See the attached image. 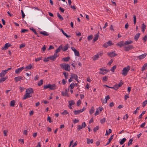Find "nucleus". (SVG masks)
Instances as JSON below:
<instances>
[{
  "label": "nucleus",
  "instance_id": "obj_1",
  "mask_svg": "<svg viewBox=\"0 0 147 147\" xmlns=\"http://www.w3.org/2000/svg\"><path fill=\"white\" fill-rule=\"evenodd\" d=\"M26 93L24 96L23 99L25 100L26 98H30L32 96V94L34 92L33 89L31 88H29L26 89Z\"/></svg>",
  "mask_w": 147,
  "mask_h": 147
},
{
  "label": "nucleus",
  "instance_id": "obj_2",
  "mask_svg": "<svg viewBox=\"0 0 147 147\" xmlns=\"http://www.w3.org/2000/svg\"><path fill=\"white\" fill-rule=\"evenodd\" d=\"M60 65L62 68L66 71H69L70 70V66L68 64L63 63L60 64Z\"/></svg>",
  "mask_w": 147,
  "mask_h": 147
},
{
  "label": "nucleus",
  "instance_id": "obj_3",
  "mask_svg": "<svg viewBox=\"0 0 147 147\" xmlns=\"http://www.w3.org/2000/svg\"><path fill=\"white\" fill-rule=\"evenodd\" d=\"M130 68V67L129 66L124 68L122 71V75L124 76H126L127 74L128 71L129 70Z\"/></svg>",
  "mask_w": 147,
  "mask_h": 147
},
{
  "label": "nucleus",
  "instance_id": "obj_4",
  "mask_svg": "<svg viewBox=\"0 0 147 147\" xmlns=\"http://www.w3.org/2000/svg\"><path fill=\"white\" fill-rule=\"evenodd\" d=\"M100 71L99 72V73L102 75L105 74L107 72L109 71L108 69H105L103 68H102L99 69Z\"/></svg>",
  "mask_w": 147,
  "mask_h": 147
},
{
  "label": "nucleus",
  "instance_id": "obj_5",
  "mask_svg": "<svg viewBox=\"0 0 147 147\" xmlns=\"http://www.w3.org/2000/svg\"><path fill=\"white\" fill-rule=\"evenodd\" d=\"M103 108L102 107H99L98 108L96 109L95 113L94 114L95 116H96L100 114L101 111L103 110Z\"/></svg>",
  "mask_w": 147,
  "mask_h": 147
},
{
  "label": "nucleus",
  "instance_id": "obj_6",
  "mask_svg": "<svg viewBox=\"0 0 147 147\" xmlns=\"http://www.w3.org/2000/svg\"><path fill=\"white\" fill-rule=\"evenodd\" d=\"M34 66L33 64H29L25 67V71H27L28 70H30L34 68Z\"/></svg>",
  "mask_w": 147,
  "mask_h": 147
},
{
  "label": "nucleus",
  "instance_id": "obj_7",
  "mask_svg": "<svg viewBox=\"0 0 147 147\" xmlns=\"http://www.w3.org/2000/svg\"><path fill=\"white\" fill-rule=\"evenodd\" d=\"M113 45L112 42L109 41L105 43L103 45V47L106 48L109 46H110Z\"/></svg>",
  "mask_w": 147,
  "mask_h": 147
},
{
  "label": "nucleus",
  "instance_id": "obj_8",
  "mask_svg": "<svg viewBox=\"0 0 147 147\" xmlns=\"http://www.w3.org/2000/svg\"><path fill=\"white\" fill-rule=\"evenodd\" d=\"M86 124L85 122L82 123V125H78V126L77 129L79 131L82 129L83 127H86Z\"/></svg>",
  "mask_w": 147,
  "mask_h": 147
},
{
  "label": "nucleus",
  "instance_id": "obj_9",
  "mask_svg": "<svg viewBox=\"0 0 147 147\" xmlns=\"http://www.w3.org/2000/svg\"><path fill=\"white\" fill-rule=\"evenodd\" d=\"M11 45L9 43H6L4 47L2 48V50H6L8 49L9 47Z\"/></svg>",
  "mask_w": 147,
  "mask_h": 147
},
{
  "label": "nucleus",
  "instance_id": "obj_10",
  "mask_svg": "<svg viewBox=\"0 0 147 147\" xmlns=\"http://www.w3.org/2000/svg\"><path fill=\"white\" fill-rule=\"evenodd\" d=\"M57 88L56 86V85L55 84H50L49 85V90H55Z\"/></svg>",
  "mask_w": 147,
  "mask_h": 147
},
{
  "label": "nucleus",
  "instance_id": "obj_11",
  "mask_svg": "<svg viewBox=\"0 0 147 147\" xmlns=\"http://www.w3.org/2000/svg\"><path fill=\"white\" fill-rule=\"evenodd\" d=\"M23 79V77L22 76H18L14 78V80L16 82L20 81Z\"/></svg>",
  "mask_w": 147,
  "mask_h": 147
},
{
  "label": "nucleus",
  "instance_id": "obj_12",
  "mask_svg": "<svg viewBox=\"0 0 147 147\" xmlns=\"http://www.w3.org/2000/svg\"><path fill=\"white\" fill-rule=\"evenodd\" d=\"M125 50L126 51H128L131 49L134 48L133 46L132 45H128L127 47H124Z\"/></svg>",
  "mask_w": 147,
  "mask_h": 147
},
{
  "label": "nucleus",
  "instance_id": "obj_13",
  "mask_svg": "<svg viewBox=\"0 0 147 147\" xmlns=\"http://www.w3.org/2000/svg\"><path fill=\"white\" fill-rule=\"evenodd\" d=\"M146 53H144L137 57V58L140 59H144L147 55Z\"/></svg>",
  "mask_w": 147,
  "mask_h": 147
},
{
  "label": "nucleus",
  "instance_id": "obj_14",
  "mask_svg": "<svg viewBox=\"0 0 147 147\" xmlns=\"http://www.w3.org/2000/svg\"><path fill=\"white\" fill-rule=\"evenodd\" d=\"M108 54L109 56L110 57H113L116 55V54L114 51L108 53Z\"/></svg>",
  "mask_w": 147,
  "mask_h": 147
},
{
  "label": "nucleus",
  "instance_id": "obj_15",
  "mask_svg": "<svg viewBox=\"0 0 147 147\" xmlns=\"http://www.w3.org/2000/svg\"><path fill=\"white\" fill-rule=\"evenodd\" d=\"M99 36V33L98 32V33L96 34L94 36V38L93 40L94 42H95L98 39Z\"/></svg>",
  "mask_w": 147,
  "mask_h": 147
},
{
  "label": "nucleus",
  "instance_id": "obj_16",
  "mask_svg": "<svg viewBox=\"0 0 147 147\" xmlns=\"http://www.w3.org/2000/svg\"><path fill=\"white\" fill-rule=\"evenodd\" d=\"M140 33H138L135 36H134V39L136 40V41H137L139 38V37L140 36Z\"/></svg>",
  "mask_w": 147,
  "mask_h": 147
},
{
  "label": "nucleus",
  "instance_id": "obj_17",
  "mask_svg": "<svg viewBox=\"0 0 147 147\" xmlns=\"http://www.w3.org/2000/svg\"><path fill=\"white\" fill-rule=\"evenodd\" d=\"M117 45L120 47H122L124 45V43L123 41H121L120 42L117 43Z\"/></svg>",
  "mask_w": 147,
  "mask_h": 147
},
{
  "label": "nucleus",
  "instance_id": "obj_18",
  "mask_svg": "<svg viewBox=\"0 0 147 147\" xmlns=\"http://www.w3.org/2000/svg\"><path fill=\"white\" fill-rule=\"evenodd\" d=\"M40 33L45 36H47L49 35V33L45 31H40Z\"/></svg>",
  "mask_w": 147,
  "mask_h": 147
},
{
  "label": "nucleus",
  "instance_id": "obj_19",
  "mask_svg": "<svg viewBox=\"0 0 147 147\" xmlns=\"http://www.w3.org/2000/svg\"><path fill=\"white\" fill-rule=\"evenodd\" d=\"M6 73L7 72L5 70L2 71L0 73V76L1 77H2L5 75Z\"/></svg>",
  "mask_w": 147,
  "mask_h": 147
},
{
  "label": "nucleus",
  "instance_id": "obj_20",
  "mask_svg": "<svg viewBox=\"0 0 147 147\" xmlns=\"http://www.w3.org/2000/svg\"><path fill=\"white\" fill-rule=\"evenodd\" d=\"M68 48V44H67L65 46L63 47H62V49H62L63 51H65L67 50Z\"/></svg>",
  "mask_w": 147,
  "mask_h": 147
},
{
  "label": "nucleus",
  "instance_id": "obj_21",
  "mask_svg": "<svg viewBox=\"0 0 147 147\" xmlns=\"http://www.w3.org/2000/svg\"><path fill=\"white\" fill-rule=\"evenodd\" d=\"M133 41L130 40H127L124 43V45H127L129 44H130L133 43Z\"/></svg>",
  "mask_w": 147,
  "mask_h": 147
},
{
  "label": "nucleus",
  "instance_id": "obj_22",
  "mask_svg": "<svg viewBox=\"0 0 147 147\" xmlns=\"http://www.w3.org/2000/svg\"><path fill=\"white\" fill-rule=\"evenodd\" d=\"M71 78L74 79L75 80L77 79V78H78V76L76 74H71Z\"/></svg>",
  "mask_w": 147,
  "mask_h": 147
},
{
  "label": "nucleus",
  "instance_id": "obj_23",
  "mask_svg": "<svg viewBox=\"0 0 147 147\" xmlns=\"http://www.w3.org/2000/svg\"><path fill=\"white\" fill-rule=\"evenodd\" d=\"M87 144H89L92 143L93 141L91 138H87Z\"/></svg>",
  "mask_w": 147,
  "mask_h": 147
},
{
  "label": "nucleus",
  "instance_id": "obj_24",
  "mask_svg": "<svg viewBox=\"0 0 147 147\" xmlns=\"http://www.w3.org/2000/svg\"><path fill=\"white\" fill-rule=\"evenodd\" d=\"M62 49V45H60L58 49H56L55 51V53H57L59 52Z\"/></svg>",
  "mask_w": 147,
  "mask_h": 147
},
{
  "label": "nucleus",
  "instance_id": "obj_25",
  "mask_svg": "<svg viewBox=\"0 0 147 147\" xmlns=\"http://www.w3.org/2000/svg\"><path fill=\"white\" fill-rule=\"evenodd\" d=\"M99 57V53H97V54L95 55L93 57V59L94 61H95Z\"/></svg>",
  "mask_w": 147,
  "mask_h": 147
},
{
  "label": "nucleus",
  "instance_id": "obj_26",
  "mask_svg": "<svg viewBox=\"0 0 147 147\" xmlns=\"http://www.w3.org/2000/svg\"><path fill=\"white\" fill-rule=\"evenodd\" d=\"M147 69V63H145L142 68V71H143Z\"/></svg>",
  "mask_w": 147,
  "mask_h": 147
},
{
  "label": "nucleus",
  "instance_id": "obj_27",
  "mask_svg": "<svg viewBox=\"0 0 147 147\" xmlns=\"http://www.w3.org/2000/svg\"><path fill=\"white\" fill-rule=\"evenodd\" d=\"M75 115H78L82 113L81 110H75L74 111Z\"/></svg>",
  "mask_w": 147,
  "mask_h": 147
},
{
  "label": "nucleus",
  "instance_id": "obj_28",
  "mask_svg": "<svg viewBox=\"0 0 147 147\" xmlns=\"http://www.w3.org/2000/svg\"><path fill=\"white\" fill-rule=\"evenodd\" d=\"M94 107H92L89 111L90 114L91 115L94 112Z\"/></svg>",
  "mask_w": 147,
  "mask_h": 147
},
{
  "label": "nucleus",
  "instance_id": "obj_29",
  "mask_svg": "<svg viewBox=\"0 0 147 147\" xmlns=\"http://www.w3.org/2000/svg\"><path fill=\"white\" fill-rule=\"evenodd\" d=\"M141 28H142V32H144L145 31V29L146 28V26L145 25L144 23H143L142 24Z\"/></svg>",
  "mask_w": 147,
  "mask_h": 147
},
{
  "label": "nucleus",
  "instance_id": "obj_30",
  "mask_svg": "<svg viewBox=\"0 0 147 147\" xmlns=\"http://www.w3.org/2000/svg\"><path fill=\"white\" fill-rule=\"evenodd\" d=\"M68 103L70 105H74L75 104V102L74 100L69 101Z\"/></svg>",
  "mask_w": 147,
  "mask_h": 147
},
{
  "label": "nucleus",
  "instance_id": "obj_31",
  "mask_svg": "<svg viewBox=\"0 0 147 147\" xmlns=\"http://www.w3.org/2000/svg\"><path fill=\"white\" fill-rule=\"evenodd\" d=\"M61 94L63 96H69V95L68 94V93H67L66 92H62Z\"/></svg>",
  "mask_w": 147,
  "mask_h": 147
},
{
  "label": "nucleus",
  "instance_id": "obj_32",
  "mask_svg": "<svg viewBox=\"0 0 147 147\" xmlns=\"http://www.w3.org/2000/svg\"><path fill=\"white\" fill-rule=\"evenodd\" d=\"M57 16L61 20V21H62L63 20V17L60 15L59 13H57Z\"/></svg>",
  "mask_w": 147,
  "mask_h": 147
},
{
  "label": "nucleus",
  "instance_id": "obj_33",
  "mask_svg": "<svg viewBox=\"0 0 147 147\" xmlns=\"http://www.w3.org/2000/svg\"><path fill=\"white\" fill-rule=\"evenodd\" d=\"M61 114L62 115H64L67 114H69V112H68L67 110H65L61 113Z\"/></svg>",
  "mask_w": 147,
  "mask_h": 147
},
{
  "label": "nucleus",
  "instance_id": "obj_34",
  "mask_svg": "<svg viewBox=\"0 0 147 147\" xmlns=\"http://www.w3.org/2000/svg\"><path fill=\"white\" fill-rule=\"evenodd\" d=\"M43 81L42 80H40L38 82V86H40L42 85L43 84Z\"/></svg>",
  "mask_w": 147,
  "mask_h": 147
},
{
  "label": "nucleus",
  "instance_id": "obj_35",
  "mask_svg": "<svg viewBox=\"0 0 147 147\" xmlns=\"http://www.w3.org/2000/svg\"><path fill=\"white\" fill-rule=\"evenodd\" d=\"M49 85H50V84L44 85L43 86V89H46L47 88L49 89Z\"/></svg>",
  "mask_w": 147,
  "mask_h": 147
},
{
  "label": "nucleus",
  "instance_id": "obj_36",
  "mask_svg": "<svg viewBox=\"0 0 147 147\" xmlns=\"http://www.w3.org/2000/svg\"><path fill=\"white\" fill-rule=\"evenodd\" d=\"M22 71L19 68L17 69H16L15 70V73L16 74H18L20 73V72H21Z\"/></svg>",
  "mask_w": 147,
  "mask_h": 147
},
{
  "label": "nucleus",
  "instance_id": "obj_37",
  "mask_svg": "<svg viewBox=\"0 0 147 147\" xmlns=\"http://www.w3.org/2000/svg\"><path fill=\"white\" fill-rule=\"evenodd\" d=\"M119 88V86H118V85H117V84H116L113 87H112V88H113L114 89H115V90H116Z\"/></svg>",
  "mask_w": 147,
  "mask_h": 147
},
{
  "label": "nucleus",
  "instance_id": "obj_38",
  "mask_svg": "<svg viewBox=\"0 0 147 147\" xmlns=\"http://www.w3.org/2000/svg\"><path fill=\"white\" fill-rule=\"evenodd\" d=\"M146 111H143L142 113L139 116V119H141L146 113Z\"/></svg>",
  "mask_w": 147,
  "mask_h": 147
},
{
  "label": "nucleus",
  "instance_id": "obj_39",
  "mask_svg": "<svg viewBox=\"0 0 147 147\" xmlns=\"http://www.w3.org/2000/svg\"><path fill=\"white\" fill-rule=\"evenodd\" d=\"M116 66L115 65L113 66L112 68L111 69V71L112 72H114L115 71V69H116Z\"/></svg>",
  "mask_w": 147,
  "mask_h": 147
},
{
  "label": "nucleus",
  "instance_id": "obj_40",
  "mask_svg": "<svg viewBox=\"0 0 147 147\" xmlns=\"http://www.w3.org/2000/svg\"><path fill=\"white\" fill-rule=\"evenodd\" d=\"M126 140V138H123L120 142V144H123Z\"/></svg>",
  "mask_w": 147,
  "mask_h": 147
},
{
  "label": "nucleus",
  "instance_id": "obj_41",
  "mask_svg": "<svg viewBox=\"0 0 147 147\" xmlns=\"http://www.w3.org/2000/svg\"><path fill=\"white\" fill-rule=\"evenodd\" d=\"M112 132V130L111 129H109V131H108L107 130L106 131V133L105 134V135H108L110 134Z\"/></svg>",
  "mask_w": 147,
  "mask_h": 147
},
{
  "label": "nucleus",
  "instance_id": "obj_42",
  "mask_svg": "<svg viewBox=\"0 0 147 147\" xmlns=\"http://www.w3.org/2000/svg\"><path fill=\"white\" fill-rule=\"evenodd\" d=\"M75 84L74 83H71L69 86L70 89H72L75 87Z\"/></svg>",
  "mask_w": 147,
  "mask_h": 147
},
{
  "label": "nucleus",
  "instance_id": "obj_43",
  "mask_svg": "<svg viewBox=\"0 0 147 147\" xmlns=\"http://www.w3.org/2000/svg\"><path fill=\"white\" fill-rule=\"evenodd\" d=\"M15 102L14 100H12L11 101L10 106L13 107L15 105Z\"/></svg>",
  "mask_w": 147,
  "mask_h": 147
},
{
  "label": "nucleus",
  "instance_id": "obj_44",
  "mask_svg": "<svg viewBox=\"0 0 147 147\" xmlns=\"http://www.w3.org/2000/svg\"><path fill=\"white\" fill-rule=\"evenodd\" d=\"M50 59V57H48L47 58H45L43 60L44 62H46L49 61V59Z\"/></svg>",
  "mask_w": 147,
  "mask_h": 147
},
{
  "label": "nucleus",
  "instance_id": "obj_45",
  "mask_svg": "<svg viewBox=\"0 0 147 147\" xmlns=\"http://www.w3.org/2000/svg\"><path fill=\"white\" fill-rule=\"evenodd\" d=\"M70 58L69 57H66L65 58H64L63 59V60L64 61H67L69 60V59Z\"/></svg>",
  "mask_w": 147,
  "mask_h": 147
},
{
  "label": "nucleus",
  "instance_id": "obj_46",
  "mask_svg": "<svg viewBox=\"0 0 147 147\" xmlns=\"http://www.w3.org/2000/svg\"><path fill=\"white\" fill-rule=\"evenodd\" d=\"M74 53L75 56H80L79 53L77 50L75 51Z\"/></svg>",
  "mask_w": 147,
  "mask_h": 147
},
{
  "label": "nucleus",
  "instance_id": "obj_47",
  "mask_svg": "<svg viewBox=\"0 0 147 147\" xmlns=\"http://www.w3.org/2000/svg\"><path fill=\"white\" fill-rule=\"evenodd\" d=\"M106 121V119L105 118H103V119H101L100 121V122L102 124L104 123Z\"/></svg>",
  "mask_w": 147,
  "mask_h": 147
},
{
  "label": "nucleus",
  "instance_id": "obj_48",
  "mask_svg": "<svg viewBox=\"0 0 147 147\" xmlns=\"http://www.w3.org/2000/svg\"><path fill=\"white\" fill-rule=\"evenodd\" d=\"M147 104V100L144 101L142 103V107H144Z\"/></svg>",
  "mask_w": 147,
  "mask_h": 147
},
{
  "label": "nucleus",
  "instance_id": "obj_49",
  "mask_svg": "<svg viewBox=\"0 0 147 147\" xmlns=\"http://www.w3.org/2000/svg\"><path fill=\"white\" fill-rule=\"evenodd\" d=\"M50 58V59H51V60H52L53 61H54L55 59H56V57H55L53 55L52 56H51L49 57Z\"/></svg>",
  "mask_w": 147,
  "mask_h": 147
},
{
  "label": "nucleus",
  "instance_id": "obj_50",
  "mask_svg": "<svg viewBox=\"0 0 147 147\" xmlns=\"http://www.w3.org/2000/svg\"><path fill=\"white\" fill-rule=\"evenodd\" d=\"M93 38V36L92 35L89 36L87 38V39L88 40H90Z\"/></svg>",
  "mask_w": 147,
  "mask_h": 147
},
{
  "label": "nucleus",
  "instance_id": "obj_51",
  "mask_svg": "<svg viewBox=\"0 0 147 147\" xmlns=\"http://www.w3.org/2000/svg\"><path fill=\"white\" fill-rule=\"evenodd\" d=\"M30 30H32L36 34H37V33L36 31V30L34 29L33 28H30Z\"/></svg>",
  "mask_w": 147,
  "mask_h": 147
},
{
  "label": "nucleus",
  "instance_id": "obj_52",
  "mask_svg": "<svg viewBox=\"0 0 147 147\" xmlns=\"http://www.w3.org/2000/svg\"><path fill=\"white\" fill-rule=\"evenodd\" d=\"M134 18V24H135L136 23V17L135 15H134L133 16Z\"/></svg>",
  "mask_w": 147,
  "mask_h": 147
},
{
  "label": "nucleus",
  "instance_id": "obj_53",
  "mask_svg": "<svg viewBox=\"0 0 147 147\" xmlns=\"http://www.w3.org/2000/svg\"><path fill=\"white\" fill-rule=\"evenodd\" d=\"M81 101L80 100H78L77 102V105L79 106L81 104Z\"/></svg>",
  "mask_w": 147,
  "mask_h": 147
},
{
  "label": "nucleus",
  "instance_id": "obj_54",
  "mask_svg": "<svg viewBox=\"0 0 147 147\" xmlns=\"http://www.w3.org/2000/svg\"><path fill=\"white\" fill-rule=\"evenodd\" d=\"M63 34L67 38H68L71 37V36L70 35H68L64 32L63 33Z\"/></svg>",
  "mask_w": 147,
  "mask_h": 147
},
{
  "label": "nucleus",
  "instance_id": "obj_55",
  "mask_svg": "<svg viewBox=\"0 0 147 147\" xmlns=\"http://www.w3.org/2000/svg\"><path fill=\"white\" fill-rule=\"evenodd\" d=\"M25 46V44L24 43H22L21 44L20 46V48L21 49Z\"/></svg>",
  "mask_w": 147,
  "mask_h": 147
},
{
  "label": "nucleus",
  "instance_id": "obj_56",
  "mask_svg": "<svg viewBox=\"0 0 147 147\" xmlns=\"http://www.w3.org/2000/svg\"><path fill=\"white\" fill-rule=\"evenodd\" d=\"M42 59V57H40L37 58H35V61L36 62H37L39 61L40 60Z\"/></svg>",
  "mask_w": 147,
  "mask_h": 147
},
{
  "label": "nucleus",
  "instance_id": "obj_57",
  "mask_svg": "<svg viewBox=\"0 0 147 147\" xmlns=\"http://www.w3.org/2000/svg\"><path fill=\"white\" fill-rule=\"evenodd\" d=\"M123 83L122 82V81L121 80L118 84H117V85L119 86V87H120L123 85Z\"/></svg>",
  "mask_w": 147,
  "mask_h": 147
},
{
  "label": "nucleus",
  "instance_id": "obj_58",
  "mask_svg": "<svg viewBox=\"0 0 147 147\" xmlns=\"http://www.w3.org/2000/svg\"><path fill=\"white\" fill-rule=\"evenodd\" d=\"M21 12L22 14V18L23 19V18H24L25 16V14L24 13V12H23V11L22 10H21Z\"/></svg>",
  "mask_w": 147,
  "mask_h": 147
},
{
  "label": "nucleus",
  "instance_id": "obj_59",
  "mask_svg": "<svg viewBox=\"0 0 147 147\" xmlns=\"http://www.w3.org/2000/svg\"><path fill=\"white\" fill-rule=\"evenodd\" d=\"M102 80L104 81H107L108 80V78L107 76H105L103 78Z\"/></svg>",
  "mask_w": 147,
  "mask_h": 147
},
{
  "label": "nucleus",
  "instance_id": "obj_60",
  "mask_svg": "<svg viewBox=\"0 0 147 147\" xmlns=\"http://www.w3.org/2000/svg\"><path fill=\"white\" fill-rule=\"evenodd\" d=\"M6 79V78H2L0 79V82H2L4 81Z\"/></svg>",
  "mask_w": 147,
  "mask_h": 147
},
{
  "label": "nucleus",
  "instance_id": "obj_61",
  "mask_svg": "<svg viewBox=\"0 0 147 147\" xmlns=\"http://www.w3.org/2000/svg\"><path fill=\"white\" fill-rule=\"evenodd\" d=\"M133 141V138H131L130 139L128 142V145H129L130 144H132V142Z\"/></svg>",
  "mask_w": 147,
  "mask_h": 147
},
{
  "label": "nucleus",
  "instance_id": "obj_62",
  "mask_svg": "<svg viewBox=\"0 0 147 147\" xmlns=\"http://www.w3.org/2000/svg\"><path fill=\"white\" fill-rule=\"evenodd\" d=\"M39 78V76H38V75H36V76L35 77L34 80L35 81H36L38 80Z\"/></svg>",
  "mask_w": 147,
  "mask_h": 147
},
{
  "label": "nucleus",
  "instance_id": "obj_63",
  "mask_svg": "<svg viewBox=\"0 0 147 147\" xmlns=\"http://www.w3.org/2000/svg\"><path fill=\"white\" fill-rule=\"evenodd\" d=\"M63 74L64 75L65 77L66 78H67V77L68 76V74L66 73L65 72H64L63 73Z\"/></svg>",
  "mask_w": 147,
  "mask_h": 147
},
{
  "label": "nucleus",
  "instance_id": "obj_64",
  "mask_svg": "<svg viewBox=\"0 0 147 147\" xmlns=\"http://www.w3.org/2000/svg\"><path fill=\"white\" fill-rule=\"evenodd\" d=\"M143 40L145 42L147 40V35H145L143 38Z\"/></svg>",
  "mask_w": 147,
  "mask_h": 147
}]
</instances>
